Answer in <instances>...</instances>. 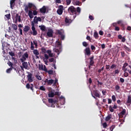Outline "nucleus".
I'll return each mask as SVG.
<instances>
[{
    "label": "nucleus",
    "mask_w": 131,
    "mask_h": 131,
    "mask_svg": "<svg viewBox=\"0 0 131 131\" xmlns=\"http://www.w3.org/2000/svg\"><path fill=\"white\" fill-rule=\"evenodd\" d=\"M91 50L92 51H95L96 50V47L94 45L91 46Z\"/></svg>",
    "instance_id": "nucleus-50"
},
{
    "label": "nucleus",
    "mask_w": 131,
    "mask_h": 131,
    "mask_svg": "<svg viewBox=\"0 0 131 131\" xmlns=\"http://www.w3.org/2000/svg\"><path fill=\"white\" fill-rule=\"evenodd\" d=\"M54 96H55V93L54 92H51L50 93L48 94V97L49 98H53Z\"/></svg>",
    "instance_id": "nucleus-31"
},
{
    "label": "nucleus",
    "mask_w": 131,
    "mask_h": 131,
    "mask_svg": "<svg viewBox=\"0 0 131 131\" xmlns=\"http://www.w3.org/2000/svg\"><path fill=\"white\" fill-rule=\"evenodd\" d=\"M55 59L54 58H51L49 59V62H54Z\"/></svg>",
    "instance_id": "nucleus-64"
},
{
    "label": "nucleus",
    "mask_w": 131,
    "mask_h": 131,
    "mask_svg": "<svg viewBox=\"0 0 131 131\" xmlns=\"http://www.w3.org/2000/svg\"><path fill=\"white\" fill-rule=\"evenodd\" d=\"M56 34H58V36L61 38V40H64V39H65V35H64V33L60 31V30H57Z\"/></svg>",
    "instance_id": "nucleus-4"
},
{
    "label": "nucleus",
    "mask_w": 131,
    "mask_h": 131,
    "mask_svg": "<svg viewBox=\"0 0 131 131\" xmlns=\"http://www.w3.org/2000/svg\"><path fill=\"white\" fill-rule=\"evenodd\" d=\"M68 11L70 15H75L73 16L74 19H75L76 16L80 15V12H81V9L80 7H77L76 9L75 7L72 6L68 8Z\"/></svg>",
    "instance_id": "nucleus-1"
},
{
    "label": "nucleus",
    "mask_w": 131,
    "mask_h": 131,
    "mask_svg": "<svg viewBox=\"0 0 131 131\" xmlns=\"http://www.w3.org/2000/svg\"><path fill=\"white\" fill-rule=\"evenodd\" d=\"M56 46H57V48L61 51L62 49V41L57 40L56 41Z\"/></svg>",
    "instance_id": "nucleus-13"
},
{
    "label": "nucleus",
    "mask_w": 131,
    "mask_h": 131,
    "mask_svg": "<svg viewBox=\"0 0 131 131\" xmlns=\"http://www.w3.org/2000/svg\"><path fill=\"white\" fill-rule=\"evenodd\" d=\"M23 67H21L22 70H24L23 68L27 70H29V67H28V63L26 61L21 62Z\"/></svg>",
    "instance_id": "nucleus-6"
},
{
    "label": "nucleus",
    "mask_w": 131,
    "mask_h": 131,
    "mask_svg": "<svg viewBox=\"0 0 131 131\" xmlns=\"http://www.w3.org/2000/svg\"><path fill=\"white\" fill-rule=\"evenodd\" d=\"M103 70H104V67H103L101 69L98 70V73H101V72L103 71Z\"/></svg>",
    "instance_id": "nucleus-58"
},
{
    "label": "nucleus",
    "mask_w": 131,
    "mask_h": 131,
    "mask_svg": "<svg viewBox=\"0 0 131 131\" xmlns=\"http://www.w3.org/2000/svg\"><path fill=\"white\" fill-rule=\"evenodd\" d=\"M54 33V31L53 30L50 29L48 30V32L47 33V35L48 37H53V34Z\"/></svg>",
    "instance_id": "nucleus-14"
},
{
    "label": "nucleus",
    "mask_w": 131,
    "mask_h": 131,
    "mask_svg": "<svg viewBox=\"0 0 131 131\" xmlns=\"http://www.w3.org/2000/svg\"><path fill=\"white\" fill-rule=\"evenodd\" d=\"M29 30H30V27L28 26H25L24 29L25 33H27Z\"/></svg>",
    "instance_id": "nucleus-21"
},
{
    "label": "nucleus",
    "mask_w": 131,
    "mask_h": 131,
    "mask_svg": "<svg viewBox=\"0 0 131 131\" xmlns=\"http://www.w3.org/2000/svg\"><path fill=\"white\" fill-rule=\"evenodd\" d=\"M33 54L35 56H38V55H39V52H38V50L35 49L33 51Z\"/></svg>",
    "instance_id": "nucleus-30"
},
{
    "label": "nucleus",
    "mask_w": 131,
    "mask_h": 131,
    "mask_svg": "<svg viewBox=\"0 0 131 131\" xmlns=\"http://www.w3.org/2000/svg\"><path fill=\"white\" fill-rule=\"evenodd\" d=\"M120 82H121V83H123L124 82V79H123V78H120Z\"/></svg>",
    "instance_id": "nucleus-60"
},
{
    "label": "nucleus",
    "mask_w": 131,
    "mask_h": 131,
    "mask_svg": "<svg viewBox=\"0 0 131 131\" xmlns=\"http://www.w3.org/2000/svg\"><path fill=\"white\" fill-rule=\"evenodd\" d=\"M36 77L38 80H41V77L39 75H36Z\"/></svg>",
    "instance_id": "nucleus-61"
},
{
    "label": "nucleus",
    "mask_w": 131,
    "mask_h": 131,
    "mask_svg": "<svg viewBox=\"0 0 131 131\" xmlns=\"http://www.w3.org/2000/svg\"><path fill=\"white\" fill-rule=\"evenodd\" d=\"M128 68H129V69H128ZM128 68H127V71H128V72H129V73L130 74H131V66H128Z\"/></svg>",
    "instance_id": "nucleus-43"
},
{
    "label": "nucleus",
    "mask_w": 131,
    "mask_h": 131,
    "mask_svg": "<svg viewBox=\"0 0 131 131\" xmlns=\"http://www.w3.org/2000/svg\"><path fill=\"white\" fill-rule=\"evenodd\" d=\"M112 99L114 102H115V101H116V97L115 96V95H113L112 96Z\"/></svg>",
    "instance_id": "nucleus-48"
},
{
    "label": "nucleus",
    "mask_w": 131,
    "mask_h": 131,
    "mask_svg": "<svg viewBox=\"0 0 131 131\" xmlns=\"http://www.w3.org/2000/svg\"><path fill=\"white\" fill-rule=\"evenodd\" d=\"M37 11L36 10H34L32 13V15H34V16H36L37 15Z\"/></svg>",
    "instance_id": "nucleus-53"
},
{
    "label": "nucleus",
    "mask_w": 131,
    "mask_h": 131,
    "mask_svg": "<svg viewBox=\"0 0 131 131\" xmlns=\"http://www.w3.org/2000/svg\"><path fill=\"white\" fill-rule=\"evenodd\" d=\"M12 28H13L14 30H17V27L16 25H12Z\"/></svg>",
    "instance_id": "nucleus-44"
},
{
    "label": "nucleus",
    "mask_w": 131,
    "mask_h": 131,
    "mask_svg": "<svg viewBox=\"0 0 131 131\" xmlns=\"http://www.w3.org/2000/svg\"><path fill=\"white\" fill-rule=\"evenodd\" d=\"M72 21H73V20L69 18V17L65 18L64 22L66 24H71V23H72Z\"/></svg>",
    "instance_id": "nucleus-16"
},
{
    "label": "nucleus",
    "mask_w": 131,
    "mask_h": 131,
    "mask_svg": "<svg viewBox=\"0 0 131 131\" xmlns=\"http://www.w3.org/2000/svg\"><path fill=\"white\" fill-rule=\"evenodd\" d=\"M127 66H128V63L125 62L124 63L123 66L122 67V69L124 70L125 72L127 71V68H126Z\"/></svg>",
    "instance_id": "nucleus-25"
},
{
    "label": "nucleus",
    "mask_w": 131,
    "mask_h": 131,
    "mask_svg": "<svg viewBox=\"0 0 131 131\" xmlns=\"http://www.w3.org/2000/svg\"><path fill=\"white\" fill-rule=\"evenodd\" d=\"M39 90H40V91H46V88L43 86H40Z\"/></svg>",
    "instance_id": "nucleus-42"
},
{
    "label": "nucleus",
    "mask_w": 131,
    "mask_h": 131,
    "mask_svg": "<svg viewBox=\"0 0 131 131\" xmlns=\"http://www.w3.org/2000/svg\"><path fill=\"white\" fill-rule=\"evenodd\" d=\"M39 11L41 13V14H46L47 12V8H46V6H43L39 9Z\"/></svg>",
    "instance_id": "nucleus-19"
},
{
    "label": "nucleus",
    "mask_w": 131,
    "mask_h": 131,
    "mask_svg": "<svg viewBox=\"0 0 131 131\" xmlns=\"http://www.w3.org/2000/svg\"><path fill=\"white\" fill-rule=\"evenodd\" d=\"M8 66H10L11 68L14 69V67H13V63L11 61H9V62L7 63Z\"/></svg>",
    "instance_id": "nucleus-34"
},
{
    "label": "nucleus",
    "mask_w": 131,
    "mask_h": 131,
    "mask_svg": "<svg viewBox=\"0 0 131 131\" xmlns=\"http://www.w3.org/2000/svg\"><path fill=\"white\" fill-rule=\"evenodd\" d=\"M126 113V110L125 109H123L122 112L120 113V115L122 116H123Z\"/></svg>",
    "instance_id": "nucleus-32"
},
{
    "label": "nucleus",
    "mask_w": 131,
    "mask_h": 131,
    "mask_svg": "<svg viewBox=\"0 0 131 131\" xmlns=\"http://www.w3.org/2000/svg\"><path fill=\"white\" fill-rule=\"evenodd\" d=\"M124 76L125 77H127V76H128V73H127V72H125V73H124Z\"/></svg>",
    "instance_id": "nucleus-63"
},
{
    "label": "nucleus",
    "mask_w": 131,
    "mask_h": 131,
    "mask_svg": "<svg viewBox=\"0 0 131 131\" xmlns=\"http://www.w3.org/2000/svg\"><path fill=\"white\" fill-rule=\"evenodd\" d=\"M121 55L122 58H124V57H125V55L126 54H125V52H124V51H122L121 52Z\"/></svg>",
    "instance_id": "nucleus-40"
},
{
    "label": "nucleus",
    "mask_w": 131,
    "mask_h": 131,
    "mask_svg": "<svg viewBox=\"0 0 131 131\" xmlns=\"http://www.w3.org/2000/svg\"><path fill=\"white\" fill-rule=\"evenodd\" d=\"M33 6H34L33 4L28 3V6L29 7V9H31V8H32Z\"/></svg>",
    "instance_id": "nucleus-45"
},
{
    "label": "nucleus",
    "mask_w": 131,
    "mask_h": 131,
    "mask_svg": "<svg viewBox=\"0 0 131 131\" xmlns=\"http://www.w3.org/2000/svg\"><path fill=\"white\" fill-rule=\"evenodd\" d=\"M50 56L48 55V54H44V57L43 56H41L40 58L42 59L43 61L45 62L46 65H48V63H49V61H48V59H49V57Z\"/></svg>",
    "instance_id": "nucleus-5"
},
{
    "label": "nucleus",
    "mask_w": 131,
    "mask_h": 131,
    "mask_svg": "<svg viewBox=\"0 0 131 131\" xmlns=\"http://www.w3.org/2000/svg\"><path fill=\"white\" fill-rule=\"evenodd\" d=\"M29 55L27 52L25 53L24 55H22L21 58L20 59V62H25L26 61V59L28 58Z\"/></svg>",
    "instance_id": "nucleus-8"
},
{
    "label": "nucleus",
    "mask_w": 131,
    "mask_h": 131,
    "mask_svg": "<svg viewBox=\"0 0 131 131\" xmlns=\"http://www.w3.org/2000/svg\"><path fill=\"white\" fill-rule=\"evenodd\" d=\"M17 22H21V16L19 15L18 14L15 15V23H17Z\"/></svg>",
    "instance_id": "nucleus-15"
},
{
    "label": "nucleus",
    "mask_w": 131,
    "mask_h": 131,
    "mask_svg": "<svg viewBox=\"0 0 131 131\" xmlns=\"http://www.w3.org/2000/svg\"><path fill=\"white\" fill-rule=\"evenodd\" d=\"M110 111L111 112H114V110L113 109V107H112V106H110Z\"/></svg>",
    "instance_id": "nucleus-57"
},
{
    "label": "nucleus",
    "mask_w": 131,
    "mask_h": 131,
    "mask_svg": "<svg viewBox=\"0 0 131 131\" xmlns=\"http://www.w3.org/2000/svg\"><path fill=\"white\" fill-rule=\"evenodd\" d=\"M5 17H6V18L7 19H10L11 18V14H6V15H5Z\"/></svg>",
    "instance_id": "nucleus-54"
},
{
    "label": "nucleus",
    "mask_w": 131,
    "mask_h": 131,
    "mask_svg": "<svg viewBox=\"0 0 131 131\" xmlns=\"http://www.w3.org/2000/svg\"><path fill=\"white\" fill-rule=\"evenodd\" d=\"M82 45L83 46V47H85V48H86V47H88V42H85V41H83L82 42Z\"/></svg>",
    "instance_id": "nucleus-46"
},
{
    "label": "nucleus",
    "mask_w": 131,
    "mask_h": 131,
    "mask_svg": "<svg viewBox=\"0 0 131 131\" xmlns=\"http://www.w3.org/2000/svg\"><path fill=\"white\" fill-rule=\"evenodd\" d=\"M26 88H27L28 90H29V89H30V90H31V91L33 92V84H31L30 85V84L27 83L26 85Z\"/></svg>",
    "instance_id": "nucleus-20"
},
{
    "label": "nucleus",
    "mask_w": 131,
    "mask_h": 131,
    "mask_svg": "<svg viewBox=\"0 0 131 131\" xmlns=\"http://www.w3.org/2000/svg\"><path fill=\"white\" fill-rule=\"evenodd\" d=\"M9 54L11 57L15 56V53L13 52L12 51L9 52Z\"/></svg>",
    "instance_id": "nucleus-39"
},
{
    "label": "nucleus",
    "mask_w": 131,
    "mask_h": 131,
    "mask_svg": "<svg viewBox=\"0 0 131 131\" xmlns=\"http://www.w3.org/2000/svg\"><path fill=\"white\" fill-rule=\"evenodd\" d=\"M41 51L42 52V53H43V54H45L47 53V54H48V56L49 57H51V58H53V57H54V54L52 53V51H51V50H48L47 51V50H46V48H45V47H42L41 48Z\"/></svg>",
    "instance_id": "nucleus-2"
},
{
    "label": "nucleus",
    "mask_w": 131,
    "mask_h": 131,
    "mask_svg": "<svg viewBox=\"0 0 131 131\" xmlns=\"http://www.w3.org/2000/svg\"><path fill=\"white\" fill-rule=\"evenodd\" d=\"M39 28H40V30H41V31H46L47 29L45 25L39 26Z\"/></svg>",
    "instance_id": "nucleus-26"
},
{
    "label": "nucleus",
    "mask_w": 131,
    "mask_h": 131,
    "mask_svg": "<svg viewBox=\"0 0 131 131\" xmlns=\"http://www.w3.org/2000/svg\"><path fill=\"white\" fill-rule=\"evenodd\" d=\"M115 89H116V91H119V90H120V86L118 85H117L115 86Z\"/></svg>",
    "instance_id": "nucleus-55"
},
{
    "label": "nucleus",
    "mask_w": 131,
    "mask_h": 131,
    "mask_svg": "<svg viewBox=\"0 0 131 131\" xmlns=\"http://www.w3.org/2000/svg\"><path fill=\"white\" fill-rule=\"evenodd\" d=\"M54 51L55 52V53H57V55H59L60 53H61L62 52V48H61V50H60V49H55L54 50Z\"/></svg>",
    "instance_id": "nucleus-28"
},
{
    "label": "nucleus",
    "mask_w": 131,
    "mask_h": 131,
    "mask_svg": "<svg viewBox=\"0 0 131 131\" xmlns=\"http://www.w3.org/2000/svg\"><path fill=\"white\" fill-rule=\"evenodd\" d=\"M32 30L33 32L31 31V33L32 35H34V36H35V35H37V31L35 30V28L32 29Z\"/></svg>",
    "instance_id": "nucleus-22"
},
{
    "label": "nucleus",
    "mask_w": 131,
    "mask_h": 131,
    "mask_svg": "<svg viewBox=\"0 0 131 131\" xmlns=\"http://www.w3.org/2000/svg\"><path fill=\"white\" fill-rule=\"evenodd\" d=\"M45 82V83H48V85H52V84L55 82V80L53 79L49 80L48 79H46Z\"/></svg>",
    "instance_id": "nucleus-11"
},
{
    "label": "nucleus",
    "mask_w": 131,
    "mask_h": 131,
    "mask_svg": "<svg viewBox=\"0 0 131 131\" xmlns=\"http://www.w3.org/2000/svg\"><path fill=\"white\" fill-rule=\"evenodd\" d=\"M47 73H48V74H49V75H53V74L54 73V71H53V70H50L48 71Z\"/></svg>",
    "instance_id": "nucleus-36"
},
{
    "label": "nucleus",
    "mask_w": 131,
    "mask_h": 131,
    "mask_svg": "<svg viewBox=\"0 0 131 131\" xmlns=\"http://www.w3.org/2000/svg\"><path fill=\"white\" fill-rule=\"evenodd\" d=\"M114 72H115V74H119L120 71H119V70L117 69L114 71Z\"/></svg>",
    "instance_id": "nucleus-49"
},
{
    "label": "nucleus",
    "mask_w": 131,
    "mask_h": 131,
    "mask_svg": "<svg viewBox=\"0 0 131 131\" xmlns=\"http://www.w3.org/2000/svg\"><path fill=\"white\" fill-rule=\"evenodd\" d=\"M11 59L14 61L15 64H17L18 63V61L17 60V59H16V58L12 57H11Z\"/></svg>",
    "instance_id": "nucleus-37"
},
{
    "label": "nucleus",
    "mask_w": 131,
    "mask_h": 131,
    "mask_svg": "<svg viewBox=\"0 0 131 131\" xmlns=\"http://www.w3.org/2000/svg\"><path fill=\"white\" fill-rule=\"evenodd\" d=\"M67 5L69 6L71 4V0H66Z\"/></svg>",
    "instance_id": "nucleus-51"
},
{
    "label": "nucleus",
    "mask_w": 131,
    "mask_h": 131,
    "mask_svg": "<svg viewBox=\"0 0 131 131\" xmlns=\"http://www.w3.org/2000/svg\"><path fill=\"white\" fill-rule=\"evenodd\" d=\"M85 54L87 56H91V49H90V48H86L85 49Z\"/></svg>",
    "instance_id": "nucleus-17"
},
{
    "label": "nucleus",
    "mask_w": 131,
    "mask_h": 131,
    "mask_svg": "<svg viewBox=\"0 0 131 131\" xmlns=\"http://www.w3.org/2000/svg\"><path fill=\"white\" fill-rule=\"evenodd\" d=\"M25 11L26 13H28V15L29 16V17L30 18V19H32V18H33V15L32 14V11L29 10V7H28V6H25Z\"/></svg>",
    "instance_id": "nucleus-3"
},
{
    "label": "nucleus",
    "mask_w": 131,
    "mask_h": 131,
    "mask_svg": "<svg viewBox=\"0 0 131 131\" xmlns=\"http://www.w3.org/2000/svg\"><path fill=\"white\" fill-rule=\"evenodd\" d=\"M93 94L95 96V97H97V98H100V95L99 92H98V90L94 91Z\"/></svg>",
    "instance_id": "nucleus-23"
},
{
    "label": "nucleus",
    "mask_w": 131,
    "mask_h": 131,
    "mask_svg": "<svg viewBox=\"0 0 131 131\" xmlns=\"http://www.w3.org/2000/svg\"><path fill=\"white\" fill-rule=\"evenodd\" d=\"M94 58H95L94 55H93L92 57L90 58V61L89 63V65L88 66V68L89 70H90L91 69V66H93L94 64H95V61H94Z\"/></svg>",
    "instance_id": "nucleus-7"
},
{
    "label": "nucleus",
    "mask_w": 131,
    "mask_h": 131,
    "mask_svg": "<svg viewBox=\"0 0 131 131\" xmlns=\"http://www.w3.org/2000/svg\"><path fill=\"white\" fill-rule=\"evenodd\" d=\"M37 18V16H35L33 19L34 23L35 24H36V25H37V24H38V20Z\"/></svg>",
    "instance_id": "nucleus-29"
},
{
    "label": "nucleus",
    "mask_w": 131,
    "mask_h": 131,
    "mask_svg": "<svg viewBox=\"0 0 131 131\" xmlns=\"http://www.w3.org/2000/svg\"><path fill=\"white\" fill-rule=\"evenodd\" d=\"M38 69H39V70H43V65H42V64H39L38 65Z\"/></svg>",
    "instance_id": "nucleus-35"
},
{
    "label": "nucleus",
    "mask_w": 131,
    "mask_h": 131,
    "mask_svg": "<svg viewBox=\"0 0 131 131\" xmlns=\"http://www.w3.org/2000/svg\"><path fill=\"white\" fill-rule=\"evenodd\" d=\"M94 36L96 39H98L99 38V34H98V32H95L94 34Z\"/></svg>",
    "instance_id": "nucleus-33"
},
{
    "label": "nucleus",
    "mask_w": 131,
    "mask_h": 131,
    "mask_svg": "<svg viewBox=\"0 0 131 131\" xmlns=\"http://www.w3.org/2000/svg\"><path fill=\"white\" fill-rule=\"evenodd\" d=\"M112 118V115L109 114L105 118V121H108Z\"/></svg>",
    "instance_id": "nucleus-27"
},
{
    "label": "nucleus",
    "mask_w": 131,
    "mask_h": 131,
    "mask_svg": "<svg viewBox=\"0 0 131 131\" xmlns=\"http://www.w3.org/2000/svg\"><path fill=\"white\" fill-rule=\"evenodd\" d=\"M10 4V8L12 9H13L14 7H15V5L14 0H11Z\"/></svg>",
    "instance_id": "nucleus-24"
},
{
    "label": "nucleus",
    "mask_w": 131,
    "mask_h": 131,
    "mask_svg": "<svg viewBox=\"0 0 131 131\" xmlns=\"http://www.w3.org/2000/svg\"><path fill=\"white\" fill-rule=\"evenodd\" d=\"M35 24L34 23V21L31 22L32 29L35 28V27H34Z\"/></svg>",
    "instance_id": "nucleus-56"
},
{
    "label": "nucleus",
    "mask_w": 131,
    "mask_h": 131,
    "mask_svg": "<svg viewBox=\"0 0 131 131\" xmlns=\"http://www.w3.org/2000/svg\"><path fill=\"white\" fill-rule=\"evenodd\" d=\"M29 74L27 76V78H28V81L29 82H33V79L32 78V74L28 73Z\"/></svg>",
    "instance_id": "nucleus-12"
},
{
    "label": "nucleus",
    "mask_w": 131,
    "mask_h": 131,
    "mask_svg": "<svg viewBox=\"0 0 131 131\" xmlns=\"http://www.w3.org/2000/svg\"><path fill=\"white\" fill-rule=\"evenodd\" d=\"M12 70H13V68H10L9 69H8L6 70V73H11V71H12Z\"/></svg>",
    "instance_id": "nucleus-38"
},
{
    "label": "nucleus",
    "mask_w": 131,
    "mask_h": 131,
    "mask_svg": "<svg viewBox=\"0 0 131 131\" xmlns=\"http://www.w3.org/2000/svg\"><path fill=\"white\" fill-rule=\"evenodd\" d=\"M115 128V125H113L110 127V129L111 131H113V129H114Z\"/></svg>",
    "instance_id": "nucleus-41"
},
{
    "label": "nucleus",
    "mask_w": 131,
    "mask_h": 131,
    "mask_svg": "<svg viewBox=\"0 0 131 131\" xmlns=\"http://www.w3.org/2000/svg\"><path fill=\"white\" fill-rule=\"evenodd\" d=\"M131 104V96L130 95H128L127 96V100L126 102V105H127L128 106H130Z\"/></svg>",
    "instance_id": "nucleus-18"
},
{
    "label": "nucleus",
    "mask_w": 131,
    "mask_h": 131,
    "mask_svg": "<svg viewBox=\"0 0 131 131\" xmlns=\"http://www.w3.org/2000/svg\"><path fill=\"white\" fill-rule=\"evenodd\" d=\"M111 69H114V68H116V64H112L111 67Z\"/></svg>",
    "instance_id": "nucleus-62"
},
{
    "label": "nucleus",
    "mask_w": 131,
    "mask_h": 131,
    "mask_svg": "<svg viewBox=\"0 0 131 131\" xmlns=\"http://www.w3.org/2000/svg\"><path fill=\"white\" fill-rule=\"evenodd\" d=\"M48 102L50 104H52L51 105V107L55 108V105H54V104L56 105V104H57V102H58V101H57L56 100H54L53 99L51 98V99H48Z\"/></svg>",
    "instance_id": "nucleus-10"
},
{
    "label": "nucleus",
    "mask_w": 131,
    "mask_h": 131,
    "mask_svg": "<svg viewBox=\"0 0 131 131\" xmlns=\"http://www.w3.org/2000/svg\"><path fill=\"white\" fill-rule=\"evenodd\" d=\"M64 10V7L62 5H60L58 9L57 10V13L58 15H62L63 14V11Z\"/></svg>",
    "instance_id": "nucleus-9"
},
{
    "label": "nucleus",
    "mask_w": 131,
    "mask_h": 131,
    "mask_svg": "<svg viewBox=\"0 0 131 131\" xmlns=\"http://www.w3.org/2000/svg\"><path fill=\"white\" fill-rule=\"evenodd\" d=\"M31 50H34V46L32 41L31 42Z\"/></svg>",
    "instance_id": "nucleus-52"
},
{
    "label": "nucleus",
    "mask_w": 131,
    "mask_h": 131,
    "mask_svg": "<svg viewBox=\"0 0 131 131\" xmlns=\"http://www.w3.org/2000/svg\"><path fill=\"white\" fill-rule=\"evenodd\" d=\"M102 125H103V127L104 128H106L107 127V126H108V125L107 124V123H106V122L103 123V124H102Z\"/></svg>",
    "instance_id": "nucleus-47"
},
{
    "label": "nucleus",
    "mask_w": 131,
    "mask_h": 131,
    "mask_svg": "<svg viewBox=\"0 0 131 131\" xmlns=\"http://www.w3.org/2000/svg\"><path fill=\"white\" fill-rule=\"evenodd\" d=\"M89 19H90V20H92V21H93V20H94L95 18H94V16H93V15H90Z\"/></svg>",
    "instance_id": "nucleus-59"
}]
</instances>
